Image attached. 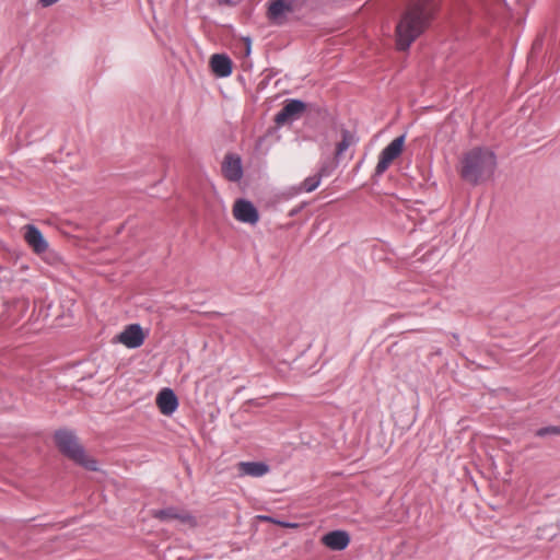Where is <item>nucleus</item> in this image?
Masks as SVG:
<instances>
[{"instance_id":"412c9836","label":"nucleus","mask_w":560,"mask_h":560,"mask_svg":"<svg viewBox=\"0 0 560 560\" xmlns=\"http://www.w3.org/2000/svg\"><path fill=\"white\" fill-rule=\"evenodd\" d=\"M233 0H217L220 5H230Z\"/></svg>"},{"instance_id":"6e6552de","label":"nucleus","mask_w":560,"mask_h":560,"mask_svg":"<svg viewBox=\"0 0 560 560\" xmlns=\"http://www.w3.org/2000/svg\"><path fill=\"white\" fill-rule=\"evenodd\" d=\"M152 515L153 517L161 521L177 520L188 527H195L197 525L195 516H192L189 512L178 508L171 506L162 510H155L152 512Z\"/></svg>"},{"instance_id":"1a4fd4ad","label":"nucleus","mask_w":560,"mask_h":560,"mask_svg":"<svg viewBox=\"0 0 560 560\" xmlns=\"http://www.w3.org/2000/svg\"><path fill=\"white\" fill-rule=\"evenodd\" d=\"M234 218L243 223L256 224L259 213L255 206L246 199H237L233 206Z\"/></svg>"},{"instance_id":"ddd939ff","label":"nucleus","mask_w":560,"mask_h":560,"mask_svg":"<svg viewBox=\"0 0 560 560\" xmlns=\"http://www.w3.org/2000/svg\"><path fill=\"white\" fill-rule=\"evenodd\" d=\"M322 542L331 550H343L350 542L348 533L343 530H332L322 537Z\"/></svg>"},{"instance_id":"2eb2a0df","label":"nucleus","mask_w":560,"mask_h":560,"mask_svg":"<svg viewBox=\"0 0 560 560\" xmlns=\"http://www.w3.org/2000/svg\"><path fill=\"white\" fill-rule=\"evenodd\" d=\"M241 476L261 477L269 471V467L260 462H241L237 465Z\"/></svg>"},{"instance_id":"9b49d317","label":"nucleus","mask_w":560,"mask_h":560,"mask_svg":"<svg viewBox=\"0 0 560 560\" xmlns=\"http://www.w3.org/2000/svg\"><path fill=\"white\" fill-rule=\"evenodd\" d=\"M222 173L228 180L238 182L243 176L241 158L228 154L222 163Z\"/></svg>"},{"instance_id":"6ab92c4d","label":"nucleus","mask_w":560,"mask_h":560,"mask_svg":"<svg viewBox=\"0 0 560 560\" xmlns=\"http://www.w3.org/2000/svg\"><path fill=\"white\" fill-rule=\"evenodd\" d=\"M559 432H560V430L558 428H556V427L544 428V429L538 430L537 435L542 436V435H545L547 433H559Z\"/></svg>"},{"instance_id":"20e7f679","label":"nucleus","mask_w":560,"mask_h":560,"mask_svg":"<svg viewBox=\"0 0 560 560\" xmlns=\"http://www.w3.org/2000/svg\"><path fill=\"white\" fill-rule=\"evenodd\" d=\"M306 0H272L267 10L268 20L276 25H283L288 15L302 9Z\"/></svg>"},{"instance_id":"7ed1b4c3","label":"nucleus","mask_w":560,"mask_h":560,"mask_svg":"<svg viewBox=\"0 0 560 560\" xmlns=\"http://www.w3.org/2000/svg\"><path fill=\"white\" fill-rule=\"evenodd\" d=\"M55 442L59 451L89 470H96V460L90 458L82 446L79 444L75 435L68 430H59L55 433Z\"/></svg>"},{"instance_id":"f8f14e48","label":"nucleus","mask_w":560,"mask_h":560,"mask_svg":"<svg viewBox=\"0 0 560 560\" xmlns=\"http://www.w3.org/2000/svg\"><path fill=\"white\" fill-rule=\"evenodd\" d=\"M156 406L162 415L171 416L178 407V399L171 388H163L156 396Z\"/></svg>"},{"instance_id":"0eeeda50","label":"nucleus","mask_w":560,"mask_h":560,"mask_svg":"<svg viewBox=\"0 0 560 560\" xmlns=\"http://www.w3.org/2000/svg\"><path fill=\"white\" fill-rule=\"evenodd\" d=\"M306 109L304 102L300 100H289L284 106L275 116V122L282 126L289 121L298 119Z\"/></svg>"},{"instance_id":"4be33fe9","label":"nucleus","mask_w":560,"mask_h":560,"mask_svg":"<svg viewBox=\"0 0 560 560\" xmlns=\"http://www.w3.org/2000/svg\"><path fill=\"white\" fill-rule=\"evenodd\" d=\"M284 527H296V524H282Z\"/></svg>"},{"instance_id":"9d476101","label":"nucleus","mask_w":560,"mask_h":560,"mask_svg":"<svg viewBox=\"0 0 560 560\" xmlns=\"http://www.w3.org/2000/svg\"><path fill=\"white\" fill-rule=\"evenodd\" d=\"M24 240L26 244L37 255L44 254L48 249V242L44 238L38 228L33 224L24 226Z\"/></svg>"},{"instance_id":"4468645a","label":"nucleus","mask_w":560,"mask_h":560,"mask_svg":"<svg viewBox=\"0 0 560 560\" xmlns=\"http://www.w3.org/2000/svg\"><path fill=\"white\" fill-rule=\"evenodd\" d=\"M212 72L220 78L229 77L232 73V60L226 55L214 54L210 59Z\"/></svg>"},{"instance_id":"f3484780","label":"nucleus","mask_w":560,"mask_h":560,"mask_svg":"<svg viewBox=\"0 0 560 560\" xmlns=\"http://www.w3.org/2000/svg\"><path fill=\"white\" fill-rule=\"evenodd\" d=\"M320 176H318L317 174L308 176L301 183L300 190L305 192H312L320 185Z\"/></svg>"},{"instance_id":"f03ea898","label":"nucleus","mask_w":560,"mask_h":560,"mask_svg":"<svg viewBox=\"0 0 560 560\" xmlns=\"http://www.w3.org/2000/svg\"><path fill=\"white\" fill-rule=\"evenodd\" d=\"M497 168L495 153L483 147L474 148L464 154L460 162V177L471 185L491 178Z\"/></svg>"},{"instance_id":"dca6fc26","label":"nucleus","mask_w":560,"mask_h":560,"mask_svg":"<svg viewBox=\"0 0 560 560\" xmlns=\"http://www.w3.org/2000/svg\"><path fill=\"white\" fill-rule=\"evenodd\" d=\"M358 142V138L355 135L348 130L342 129L341 131V140L336 145L335 159L339 160L341 155L351 147Z\"/></svg>"},{"instance_id":"aec40b11","label":"nucleus","mask_w":560,"mask_h":560,"mask_svg":"<svg viewBox=\"0 0 560 560\" xmlns=\"http://www.w3.org/2000/svg\"><path fill=\"white\" fill-rule=\"evenodd\" d=\"M59 0H39V4L43 7V8H47V7H50L52 4H55L56 2H58Z\"/></svg>"},{"instance_id":"423d86ee","label":"nucleus","mask_w":560,"mask_h":560,"mask_svg":"<svg viewBox=\"0 0 560 560\" xmlns=\"http://www.w3.org/2000/svg\"><path fill=\"white\" fill-rule=\"evenodd\" d=\"M145 331L138 324H130L116 336V340L129 349L139 348L145 339Z\"/></svg>"},{"instance_id":"39448f33","label":"nucleus","mask_w":560,"mask_h":560,"mask_svg":"<svg viewBox=\"0 0 560 560\" xmlns=\"http://www.w3.org/2000/svg\"><path fill=\"white\" fill-rule=\"evenodd\" d=\"M405 135L395 138L389 144H387L378 155V162L375 167V175H383L392 163L400 156L405 143Z\"/></svg>"},{"instance_id":"f257e3e1","label":"nucleus","mask_w":560,"mask_h":560,"mask_svg":"<svg viewBox=\"0 0 560 560\" xmlns=\"http://www.w3.org/2000/svg\"><path fill=\"white\" fill-rule=\"evenodd\" d=\"M438 11L435 0H412L396 26V45L407 50L425 31Z\"/></svg>"},{"instance_id":"a211bd4d","label":"nucleus","mask_w":560,"mask_h":560,"mask_svg":"<svg viewBox=\"0 0 560 560\" xmlns=\"http://www.w3.org/2000/svg\"><path fill=\"white\" fill-rule=\"evenodd\" d=\"M336 165L332 164H323L317 173L318 176H320V179L323 177L329 176L332 171L335 170Z\"/></svg>"}]
</instances>
